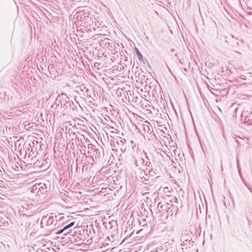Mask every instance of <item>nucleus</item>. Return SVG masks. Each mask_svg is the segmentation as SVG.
Returning <instances> with one entry per match:
<instances>
[{
  "instance_id": "2eb2a0df",
  "label": "nucleus",
  "mask_w": 252,
  "mask_h": 252,
  "mask_svg": "<svg viewBox=\"0 0 252 252\" xmlns=\"http://www.w3.org/2000/svg\"><path fill=\"white\" fill-rule=\"evenodd\" d=\"M149 87L150 89V90H152L154 89V87L156 88V86L152 83H150Z\"/></svg>"
},
{
  "instance_id": "ddd939ff",
  "label": "nucleus",
  "mask_w": 252,
  "mask_h": 252,
  "mask_svg": "<svg viewBox=\"0 0 252 252\" xmlns=\"http://www.w3.org/2000/svg\"><path fill=\"white\" fill-rule=\"evenodd\" d=\"M84 95L86 96L91 97V91L88 88L86 89V91H85V93L84 94Z\"/></svg>"
},
{
  "instance_id": "f8f14e48",
  "label": "nucleus",
  "mask_w": 252,
  "mask_h": 252,
  "mask_svg": "<svg viewBox=\"0 0 252 252\" xmlns=\"http://www.w3.org/2000/svg\"><path fill=\"white\" fill-rule=\"evenodd\" d=\"M135 52L136 53V55L137 56L138 59L140 61H143V56H142L141 53L140 52V51L139 50V49L135 47Z\"/></svg>"
},
{
  "instance_id": "6ab92c4d",
  "label": "nucleus",
  "mask_w": 252,
  "mask_h": 252,
  "mask_svg": "<svg viewBox=\"0 0 252 252\" xmlns=\"http://www.w3.org/2000/svg\"><path fill=\"white\" fill-rule=\"evenodd\" d=\"M38 152L39 151H41L42 150V144L40 143V147L38 146Z\"/></svg>"
},
{
  "instance_id": "f03ea898",
  "label": "nucleus",
  "mask_w": 252,
  "mask_h": 252,
  "mask_svg": "<svg viewBox=\"0 0 252 252\" xmlns=\"http://www.w3.org/2000/svg\"><path fill=\"white\" fill-rule=\"evenodd\" d=\"M150 125L151 128L147 125H144L143 128L145 131H147L148 133H149L147 136L148 140L153 146L151 151L153 150L156 156L158 154V152H157V148L158 147V142H157V140L158 138L156 136V132L154 131L152 125L150 124Z\"/></svg>"
},
{
  "instance_id": "7c9ffc66",
  "label": "nucleus",
  "mask_w": 252,
  "mask_h": 252,
  "mask_svg": "<svg viewBox=\"0 0 252 252\" xmlns=\"http://www.w3.org/2000/svg\"><path fill=\"white\" fill-rule=\"evenodd\" d=\"M154 126L155 128L156 129V130L157 131L156 128V126H155V124H154Z\"/></svg>"
},
{
  "instance_id": "aec40b11",
  "label": "nucleus",
  "mask_w": 252,
  "mask_h": 252,
  "mask_svg": "<svg viewBox=\"0 0 252 252\" xmlns=\"http://www.w3.org/2000/svg\"><path fill=\"white\" fill-rule=\"evenodd\" d=\"M64 219V217H62L61 218H60L59 219V221H62V220H63Z\"/></svg>"
},
{
  "instance_id": "f3484780",
  "label": "nucleus",
  "mask_w": 252,
  "mask_h": 252,
  "mask_svg": "<svg viewBox=\"0 0 252 252\" xmlns=\"http://www.w3.org/2000/svg\"><path fill=\"white\" fill-rule=\"evenodd\" d=\"M153 197L155 198V201H156V200L158 198V195H156V191L155 192V193L153 195Z\"/></svg>"
},
{
  "instance_id": "9b49d317",
  "label": "nucleus",
  "mask_w": 252,
  "mask_h": 252,
  "mask_svg": "<svg viewBox=\"0 0 252 252\" xmlns=\"http://www.w3.org/2000/svg\"><path fill=\"white\" fill-rule=\"evenodd\" d=\"M148 93L149 94V96L152 97L151 100L153 101H156V103L158 104V93L157 92L156 88L154 87V89L152 90H149Z\"/></svg>"
},
{
  "instance_id": "cd10ccee",
  "label": "nucleus",
  "mask_w": 252,
  "mask_h": 252,
  "mask_svg": "<svg viewBox=\"0 0 252 252\" xmlns=\"http://www.w3.org/2000/svg\"><path fill=\"white\" fill-rule=\"evenodd\" d=\"M135 99L136 100H137V99H138V97L137 96H135Z\"/></svg>"
},
{
  "instance_id": "4468645a",
  "label": "nucleus",
  "mask_w": 252,
  "mask_h": 252,
  "mask_svg": "<svg viewBox=\"0 0 252 252\" xmlns=\"http://www.w3.org/2000/svg\"><path fill=\"white\" fill-rule=\"evenodd\" d=\"M79 89L80 91L83 93L84 91H85L86 89L87 88L84 84H83L80 86Z\"/></svg>"
},
{
  "instance_id": "b1692460",
  "label": "nucleus",
  "mask_w": 252,
  "mask_h": 252,
  "mask_svg": "<svg viewBox=\"0 0 252 252\" xmlns=\"http://www.w3.org/2000/svg\"><path fill=\"white\" fill-rule=\"evenodd\" d=\"M57 227H59V225H58V226H57L55 228L53 229L52 230V231H54V230L56 229V228H57Z\"/></svg>"
},
{
  "instance_id": "72a5a7b5",
  "label": "nucleus",
  "mask_w": 252,
  "mask_h": 252,
  "mask_svg": "<svg viewBox=\"0 0 252 252\" xmlns=\"http://www.w3.org/2000/svg\"><path fill=\"white\" fill-rule=\"evenodd\" d=\"M150 111H151V113H152L151 110H149Z\"/></svg>"
},
{
  "instance_id": "393cba45",
  "label": "nucleus",
  "mask_w": 252,
  "mask_h": 252,
  "mask_svg": "<svg viewBox=\"0 0 252 252\" xmlns=\"http://www.w3.org/2000/svg\"><path fill=\"white\" fill-rule=\"evenodd\" d=\"M138 73V75H140V72H138V71H136L135 74Z\"/></svg>"
},
{
  "instance_id": "0eeeda50",
  "label": "nucleus",
  "mask_w": 252,
  "mask_h": 252,
  "mask_svg": "<svg viewBox=\"0 0 252 252\" xmlns=\"http://www.w3.org/2000/svg\"><path fill=\"white\" fill-rule=\"evenodd\" d=\"M142 220L143 221H148L149 224L151 226V230L148 233L149 236L152 235V234L154 233V231L157 232L158 227L156 226V222L154 223V218L153 219V221H152L151 219H150L149 218L146 216V218H142Z\"/></svg>"
},
{
  "instance_id": "4be33fe9",
  "label": "nucleus",
  "mask_w": 252,
  "mask_h": 252,
  "mask_svg": "<svg viewBox=\"0 0 252 252\" xmlns=\"http://www.w3.org/2000/svg\"><path fill=\"white\" fill-rule=\"evenodd\" d=\"M55 218H56V221H59V218H58V217L57 216H55Z\"/></svg>"
},
{
  "instance_id": "39448f33",
  "label": "nucleus",
  "mask_w": 252,
  "mask_h": 252,
  "mask_svg": "<svg viewBox=\"0 0 252 252\" xmlns=\"http://www.w3.org/2000/svg\"><path fill=\"white\" fill-rule=\"evenodd\" d=\"M38 146L40 147V142L37 140H34L29 143L26 150V154L29 152V155L32 156L31 153H32V156H35L38 154Z\"/></svg>"
},
{
  "instance_id": "1a4fd4ad",
  "label": "nucleus",
  "mask_w": 252,
  "mask_h": 252,
  "mask_svg": "<svg viewBox=\"0 0 252 252\" xmlns=\"http://www.w3.org/2000/svg\"><path fill=\"white\" fill-rule=\"evenodd\" d=\"M92 160L94 161V158L96 160L99 161L101 158V154L100 151L98 149L92 148Z\"/></svg>"
},
{
  "instance_id": "5701e85b",
  "label": "nucleus",
  "mask_w": 252,
  "mask_h": 252,
  "mask_svg": "<svg viewBox=\"0 0 252 252\" xmlns=\"http://www.w3.org/2000/svg\"><path fill=\"white\" fill-rule=\"evenodd\" d=\"M150 252H158V249L157 250H154V251H149Z\"/></svg>"
},
{
  "instance_id": "f257e3e1",
  "label": "nucleus",
  "mask_w": 252,
  "mask_h": 252,
  "mask_svg": "<svg viewBox=\"0 0 252 252\" xmlns=\"http://www.w3.org/2000/svg\"><path fill=\"white\" fill-rule=\"evenodd\" d=\"M75 16L77 21V25H79L80 26L84 27L87 30H91V28L95 30L96 24L94 23L93 21V18L90 16V14L88 12H85L84 10L77 11Z\"/></svg>"
},
{
  "instance_id": "412c9836",
  "label": "nucleus",
  "mask_w": 252,
  "mask_h": 252,
  "mask_svg": "<svg viewBox=\"0 0 252 252\" xmlns=\"http://www.w3.org/2000/svg\"><path fill=\"white\" fill-rule=\"evenodd\" d=\"M24 215H26V216H27L28 217H31V216H32V214H27L26 213H25L24 214Z\"/></svg>"
},
{
  "instance_id": "c756f323",
  "label": "nucleus",
  "mask_w": 252,
  "mask_h": 252,
  "mask_svg": "<svg viewBox=\"0 0 252 252\" xmlns=\"http://www.w3.org/2000/svg\"><path fill=\"white\" fill-rule=\"evenodd\" d=\"M26 206H27L26 210H27V211H28V208H27V207H28V205H26Z\"/></svg>"
},
{
  "instance_id": "dca6fc26",
  "label": "nucleus",
  "mask_w": 252,
  "mask_h": 252,
  "mask_svg": "<svg viewBox=\"0 0 252 252\" xmlns=\"http://www.w3.org/2000/svg\"><path fill=\"white\" fill-rule=\"evenodd\" d=\"M148 68H149V70L150 71H153V72H154V70L152 69V66H151L150 64H149V66H148ZM150 72V73H151V72ZM153 73H154V74L155 76L156 77V75L155 73V72H153Z\"/></svg>"
},
{
  "instance_id": "473e14b6",
  "label": "nucleus",
  "mask_w": 252,
  "mask_h": 252,
  "mask_svg": "<svg viewBox=\"0 0 252 252\" xmlns=\"http://www.w3.org/2000/svg\"><path fill=\"white\" fill-rule=\"evenodd\" d=\"M131 235H132V234L131 233V234H130V235H129V237L131 236Z\"/></svg>"
},
{
  "instance_id": "6e6552de",
  "label": "nucleus",
  "mask_w": 252,
  "mask_h": 252,
  "mask_svg": "<svg viewBox=\"0 0 252 252\" xmlns=\"http://www.w3.org/2000/svg\"><path fill=\"white\" fill-rule=\"evenodd\" d=\"M158 249V239L156 236L153 237L152 240L147 245L148 251H153Z\"/></svg>"
},
{
  "instance_id": "bb28decb",
  "label": "nucleus",
  "mask_w": 252,
  "mask_h": 252,
  "mask_svg": "<svg viewBox=\"0 0 252 252\" xmlns=\"http://www.w3.org/2000/svg\"><path fill=\"white\" fill-rule=\"evenodd\" d=\"M135 99L136 100H137V99H138V97L137 96H135Z\"/></svg>"
},
{
  "instance_id": "c85d7f7f",
  "label": "nucleus",
  "mask_w": 252,
  "mask_h": 252,
  "mask_svg": "<svg viewBox=\"0 0 252 252\" xmlns=\"http://www.w3.org/2000/svg\"><path fill=\"white\" fill-rule=\"evenodd\" d=\"M133 62H134V64H133V66H132V69H133V67H134V64H135V63H134V61H133Z\"/></svg>"
},
{
  "instance_id": "9d476101",
  "label": "nucleus",
  "mask_w": 252,
  "mask_h": 252,
  "mask_svg": "<svg viewBox=\"0 0 252 252\" xmlns=\"http://www.w3.org/2000/svg\"><path fill=\"white\" fill-rule=\"evenodd\" d=\"M43 221H45L47 226L52 225L54 222V217L50 216L49 217L43 216L41 222V224H43Z\"/></svg>"
},
{
  "instance_id": "20e7f679",
  "label": "nucleus",
  "mask_w": 252,
  "mask_h": 252,
  "mask_svg": "<svg viewBox=\"0 0 252 252\" xmlns=\"http://www.w3.org/2000/svg\"><path fill=\"white\" fill-rule=\"evenodd\" d=\"M65 98L62 97L60 99L57 98L55 105L57 107L63 108L64 110L69 108L70 109L74 110V104L73 101L69 100V98L65 94Z\"/></svg>"
},
{
  "instance_id": "a878e982",
  "label": "nucleus",
  "mask_w": 252,
  "mask_h": 252,
  "mask_svg": "<svg viewBox=\"0 0 252 252\" xmlns=\"http://www.w3.org/2000/svg\"><path fill=\"white\" fill-rule=\"evenodd\" d=\"M153 109H154V111H155L156 110V107L155 106H153Z\"/></svg>"
},
{
  "instance_id": "a211bd4d",
  "label": "nucleus",
  "mask_w": 252,
  "mask_h": 252,
  "mask_svg": "<svg viewBox=\"0 0 252 252\" xmlns=\"http://www.w3.org/2000/svg\"><path fill=\"white\" fill-rule=\"evenodd\" d=\"M149 174L152 176L153 174L154 173V171H153V170H151L149 171Z\"/></svg>"
},
{
  "instance_id": "423d86ee",
  "label": "nucleus",
  "mask_w": 252,
  "mask_h": 252,
  "mask_svg": "<svg viewBox=\"0 0 252 252\" xmlns=\"http://www.w3.org/2000/svg\"><path fill=\"white\" fill-rule=\"evenodd\" d=\"M75 223V221H72L70 222L69 224L64 226L63 228L60 230L56 231L55 233L56 235H60L63 233L64 231H66V233H65L63 235H66L67 234H69L71 233L72 230L69 229L71 227L73 226Z\"/></svg>"
},
{
  "instance_id": "7ed1b4c3",
  "label": "nucleus",
  "mask_w": 252,
  "mask_h": 252,
  "mask_svg": "<svg viewBox=\"0 0 252 252\" xmlns=\"http://www.w3.org/2000/svg\"><path fill=\"white\" fill-rule=\"evenodd\" d=\"M48 192L47 187L45 184H34L31 189V192L35 196L41 197L43 198L46 197Z\"/></svg>"
},
{
  "instance_id": "2f4dec72",
  "label": "nucleus",
  "mask_w": 252,
  "mask_h": 252,
  "mask_svg": "<svg viewBox=\"0 0 252 252\" xmlns=\"http://www.w3.org/2000/svg\"><path fill=\"white\" fill-rule=\"evenodd\" d=\"M55 225V226H57V222L56 223V224H55V225Z\"/></svg>"
}]
</instances>
